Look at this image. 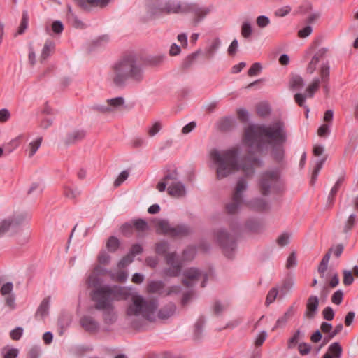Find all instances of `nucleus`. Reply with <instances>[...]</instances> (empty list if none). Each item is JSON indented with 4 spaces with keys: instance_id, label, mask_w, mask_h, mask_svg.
I'll use <instances>...</instances> for the list:
<instances>
[{
    "instance_id": "f257e3e1",
    "label": "nucleus",
    "mask_w": 358,
    "mask_h": 358,
    "mask_svg": "<svg viewBox=\"0 0 358 358\" xmlns=\"http://www.w3.org/2000/svg\"><path fill=\"white\" fill-rule=\"evenodd\" d=\"M239 150L231 148L220 152L217 149H213L210 157L213 162L217 166L216 176L218 180L224 178L233 172L242 170L246 177H251L255 173V167H262L264 161L248 151V155L243 157L240 161Z\"/></svg>"
},
{
    "instance_id": "f03ea898",
    "label": "nucleus",
    "mask_w": 358,
    "mask_h": 358,
    "mask_svg": "<svg viewBox=\"0 0 358 358\" xmlns=\"http://www.w3.org/2000/svg\"><path fill=\"white\" fill-rule=\"evenodd\" d=\"M110 78L116 87L123 88L128 80L134 83L142 82L144 79V71L136 57L129 54L113 65Z\"/></svg>"
},
{
    "instance_id": "7ed1b4c3",
    "label": "nucleus",
    "mask_w": 358,
    "mask_h": 358,
    "mask_svg": "<svg viewBox=\"0 0 358 358\" xmlns=\"http://www.w3.org/2000/svg\"><path fill=\"white\" fill-rule=\"evenodd\" d=\"M129 292L122 287L105 285L94 289L91 292V299L94 302L96 310L107 308L113 306V301L127 299Z\"/></svg>"
},
{
    "instance_id": "20e7f679",
    "label": "nucleus",
    "mask_w": 358,
    "mask_h": 358,
    "mask_svg": "<svg viewBox=\"0 0 358 358\" xmlns=\"http://www.w3.org/2000/svg\"><path fill=\"white\" fill-rule=\"evenodd\" d=\"M158 308L156 300H145L141 295L132 297V303L127 307L126 314L128 316H138L141 315L148 320L155 319V314Z\"/></svg>"
},
{
    "instance_id": "39448f33",
    "label": "nucleus",
    "mask_w": 358,
    "mask_h": 358,
    "mask_svg": "<svg viewBox=\"0 0 358 358\" xmlns=\"http://www.w3.org/2000/svg\"><path fill=\"white\" fill-rule=\"evenodd\" d=\"M280 173L277 169L262 172L258 182V186L263 196H268L271 192L280 190Z\"/></svg>"
},
{
    "instance_id": "423d86ee",
    "label": "nucleus",
    "mask_w": 358,
    "mask_h": 358,
    "mask_svg": "<svg viewBox=\"0 0 358 358\" xmlns=\"http://www.w3.org/2000/svg\"><path fill=\"white\" fill-rule=\"evenodd\" d=\"M260 131L264 137H266L270 145L285 143L287 135L283 122L278 120L268 125L262 124Z\"/></svg>"
},
{
    "instance_id": "0eeeda50",
    "label": "nucleus",
    "mask_w": 358,
    "mask_h": 358,
    "mask_svg": "<svg viewBox=\"0 0 358 358\" xmlns=\"http://www.w3.org/2000/svg\"><path fill=\"white\" fill-rule=\"evenodd\" d=\"M157 227V232L172 238H182L190 235L192 232L191 227L186 224L171 226L169 222L163 219H156L153 221Z\"/></svg>"
},
{
    "instance_id": "6e6552de",
    "label": "nucleus",
    "mask_w": 358,
    "mask_h": 358,
    "mask_svg": "<svg viewBox=\"0 0 358 358\" xmlns=\"http://www.w3.org/2000/svg\"><path fill=\"white\" fill-rule=\"evenodd\" d=\"M213 6H208L200 5L197 3H185L183 12L191 13L192 22L194 26H197L213 11Z\"/></svg>"
},
{
    "instance_id": "1a4fd4ad",
    "label": "nucleus",
    "mask_w": 358,
    "mask_h": 358,
    "mask_svg": "<svg viewBox=\"0 0 358 358\" xmlns=\"http://www.w3.org/2000/svg\"><path fill=\"white\" fill-rule=\"evenodd\" d=\"M248 189V182L245 178H238L232 195V202L227 204L226 210L229 214H234L243 202V193Z\"/></svg>"
},
{
    "instance_id": "9d476101",
    "label": "nucleus",
    "mask_w": 358,
    "mask_h": 358,
    "mask_svg": "<svg viewBox=\"0 0 358 358\" xmlns=\"http://www.w3.org/2000/svg\"><path fill=\"white\" fill-rule=\"evenodd\" d=\"M216 240L222 248L224 255L232 259L236 248V240L225 229H221L215 232Z\"/></svg>"
},
{
    "instance_id": "9b49d317",
    "label": "nucleus",
    "mask_w": 358,
    "mask_h": 358,
    "mask_svg": "<svg viewBox=\"0 0 358 358\" xmlns=\"http://www.w3.org/2000/svg\"><path fill=\"white\" fill-rule=\"evenodd\" d=\"M261 125H250L245 129L244 133L243 141L249 147L250 150L253 148H256L257 151L262 150V143L260 141H257L258 137H263V134L260 131Z\"/></svg>"
},
{
    "instance_id": "f8f14e48",
    "label": "nucleus",
    "mask_w": 358,
    "mask_h": 358,
    "mask_svg": "<svg viewBox=\"0 0 358 358\" xmlns=\"http://www.w3.org/2000/svg\"><path fill=\"white\" fill-rule=\"evenodd\" d=\"M166 263L169 268H164L162 274L166 277H178L180 275L182 264L175 252H170L166 255Z\"/></svg>"
},
{
    "instance_id": "ddd939ff",
    "label": "nucleus",
    "mask_w": 358,
    "mask_h": 358,
    "mask_svg": "<svg viewBox=\"0 0 358 358\" xmlns=\"http://www.w3.org/2000/svg\"><path fill=\"white\" fill-rule=\"evenodd\" d=\"M183 275L185 279L182 280V284L187 287L193 286L198 279L202 276L201 271L196 268L192 267L184 271ZM208 280V275L206 273L203 275V281L201 282V287H205Z\"/></svg>"
},
{
    "instance_id": "4468645a",
    "label": "nucleus",
    "mask_w": 358,
    "mask_h": 358,
    "mask_svg": "<svg viewBox=\"0 0 358 358\" xmlns=\"http://www.w3.org/2000/svg\"><path fill=\"white\" fill-rule=\"evenodd\" d=\"M29 216L27 214H20L11 220H4L0 223V237L3 236L9 229L10 226H19L24 223V222L29 219Z\"/></svg>"
},
{
    "instance_id": "2eb2a0df",
    "label": "nucleus",
    "mask_w": 358,
    "mask_h": 358,
    "mask_svg": "<svg viewBox=\"0 0 358 358\" xmlns=\"http://www.w3.org/2000/svg\"><path fill=\"white\" fill-rule=\"evenodd\" d=\"M185 8V3L180 4V3H176L174 1H166L164 4V6L162 8H159L154 13L155 14H177V13H185L183 12V8Z\"/></svg>"
},
{
    "instance_id": "dca6fc26",
    "label": "nucleus",
    "mask_w": 358,
    "mask_h": 358,
    "mask_svg": "<svg viewBox=\"0 0 358 358\" xmlns=\"http://www.w3.org/2000/svg\"><path fill=\"white\" fill-rule=\"evenodd\" d=\"M318 306V297L314 295L309 296L306 303V310L305 312V316L308 319L314 318L317 313Z\"/></svg>"
},
{
    "instance_id": "f3484780",
    "label": "nucleus",
    "mask_w": 358,
    "mask_h": 358,
    "mask_svg": "<svg viewBox=\"0 0 358 358\" xmlns=\"http://www.w3.org/2000/svg\"><path fill=\"white\" fill-rule=\"evenodd\" d=\"M82 327L88 332H96L99 328V323L90 315H84L80 320Z\"/></svg>"
},
{
    "instance_id": "a211bd4d",
    "label": "nucleus",
    "mask_w": 358,
    "mask_h": 358,
    "mask_svg": "<svg viewBox=\"0 0 358 358\" xmlns=\"http://www.w3.org/2000/svg\"><path fill=\"white\" fill-rule=\"evenodd\" d=\"M86 136L85 131L83 129H76L66 134L64 139V143L66 145L75 144L85 138Z\"/></svg>"
},
{
    "instance_id": "6ab92c4d",
    "label": "nucleus",
    "mask_w": 358,
    "mask_h": 358,
    "mask_svg": "<svg viewBox=\"0 0 358 358\" xmlns=\"http://www.w3.org/2000/svg\"><path fill=\"white\" fill-rule=\"evenodd\" d=\"M295 313L296 308L294 307V304H293L287 308L282 316L277 320L275 324L273 327V330L285 327L287 322L294 315Z\"/></svg>"
},
{
    "instance_id": "aec40b11",
    "label": "nucleus",
    "mask_w": 358,
    "mask_h": 358,
    "mask_svg": "<svg viewBox=\"0 0 358 358\" xmlns=\"http://www.w3.org/2000/svg\"><path fill=\"white\" fill-rule=\"evenodd\" d=\"M285 143L272 144L271 155L273 160L278 164L283 162L285 159V150L284 148Z\"/></svg>"
},
{
    "instance_id": "412c9836",
    "label": "nucleus",
    "mask_w": 358,
    "mask_h": 358,
    "mask_svg": "<svg viewBox=\"0 0 358 358\" xmlns=\"http://www.w3.org/2000/svg\"><path fill=\"white\" fill-rule=\"evenodd\" d=\"M167 192L169 195L177 197L183 196L186 194L185 185L180 181L173 182L169 185Z\"/></svg>"
},
{
    "instance_id": "4be33fe9",
    "label": "nucleus",
    "mask_w": 358,
    "mask_h": 358,
    "mask_svg": "<svg viewBox=\"0 0 358 358\" xmlns=\"http://www.w3.org/2000/svg\"><path fill=\"white\" fill-rule=\"evenodd\" d=\"M100 310L103 311V319L106 324H113L117 320V314L115 311L114 306H110L107 308H103Z\"/></svg>"
},
{
    "instance_id": "5701e85b",
    "label": "nucleus",
    "mask_w": 358,
    "mask_h": 358,
    "mask_svg": "<svg viewBox=\"0 0 358 358\" xmlns=\"http://www.w3.org/2000/svg\"><path fill=\"white\" fill-rule=\"evenodd\" d=\"M344 176H341L340 177L336 182V183L334 184V185L333 186V187L331 188L329 195H328V197H327V205L329 206V207H331L334 203V201H335V197H336V194L338 193L340 187H341L342 184L344 182Z\"/></svg>"
},
{
    "instance_id": "b1692460",
    "label": "nucleus",
    "mask_w": 358,
    "mask_h": 358,
    "mask_svg": "<svg viewBox=\"0 0 358 358\" xmlns=\"http://www.w3.org/2000/svg\"><path fill=\"white\" fill-rule=\"evenodd\" d=\"M248 206L250 208L257 211H264L268 208V203L262 198H255L252 199Z\"/></svg>"
},
{
    "instance_id": "393cba45",
    "label": "nucleus",
    "mask_w": 358,
    "mask_h": 358,
    "mask_svg": "<svg viewBox=\"0 0 358 358\" xmlns=\"http://www.w3.org/2000/svg\"><path fill=\"white\" fill-rule=\"evenodd\" d=\"M176 310V306L170 303L165 306L162 307L158 313V317L160 319H168L171 317Z\"/></svg>"
},
{
    "instance_id": "a878e982",
    "label": "nucleus",
    "mask_w": 358,
    "mask_h": 358,
    "mask_svg": "<svg viewBox=\"0 0 358 358\" xmlns=\"http://www.w3.org/2000/svg\"><path fill=\"white\" fill-rule=\"evenodd\" d=\"M50 296H48L41 301L39 305L37 311L36 313V316H41L42 318L46 316L48 314V310L50 308Z\"/></svg>"
},
{
    "instance_id": "bb28decb",
    "label": "nucleus",
    "mask_w": 358,
    "mask_h": 358,
    "mask_svg": "<svg viewBox=\"0 0 358 358\" xmlns=\"http://www.w3.org/2000/svg\"><path fill=\"white\" fill-rule=\"evenodd\" d=\"M327 354L331 355L334 358H341L343 353V348L340 343H332L328 348Z\"/></svg>"
},
{
    "instance_id": "cd10ccee",
    "label": "nucleus",
    "mask_w": 358,
    "mask_h": 358,
    "mask_svg": "<svg viewBox=\"0 0 358 358\" xmlns=\"http://www.w3.org/2000/svg\"><path fill=\"white\" fill-rule=\"evenodd\" d=\"M294 280L291 277L286 278L280 287V292L282 296L286 295L294 287Z\"/></svg>"
},
{
    "instance_id": "c85d7f7f",
    "label": "nucleus",
    "mask_w": 358,
    "mask_h": 358,
    "mask_svg": "<svg viewBox=\"0 0 358 358\" xmlns=\"http://www.w3.org/2000/svg\"><path fill=\"white\" fill-rule=\"evenodd\" d=\"M320 79L315 78L311 84H310L306 90V94L308 97H313L315 93L317 91L320 87Z\"/></svg>"
},
{
    "instance_id": "c756f323",
    "label": "nucleus",
    "mask_w": 358,
    "mask_h": 358,
    "mask_svg": "<svg viewBox=\"0 0 358 358\" xmlns=\"http://www.w3.org/2000/svg\"><path fill=\"white\" fill-rule=\"evenodd\" d=\"M55 49V43L51 41H45L42 50L41 57L43 60L46 59Z\"/></svg>"
},
{
    "instance_id": "7c9ffc66",
    "label": "nucleus",
    "mask_w": 358,
    "mask_h": 358,
    "mask_svg": "<svg viewBox=\"0 0 358 358\" xmlns=\"http://www.w3.org/2000/svg\"><path fill=\"white\" fill-rule=\"evenodd\" d=\"M199 54V51H196L188 56H187L182 62V67L184 69H187L190 68L195 62L198 55Z\"/></svg>"
},
{
    "instance_id": "2f4dec72",
    "label": "nucleus",
    "mask_w": 358,
    "mask_h": 358,
    "mask_svg": "<svg viewBox=\"0 0 358 358\" xmlns=\"http://www.w3.org/2000/svg\"><path fill=\"white\" fill-rule=\"evenodd\" d=\"M204 324H205L204 317L203 316L199 317V318L198 319V320L196 321V322L194 324V336L195 339H199L201 338Z\"/></svg>"
},
{
    "instance_id": "473e14b6",
    "label": "nucleus",
    "mask_w": 358,
    "mask_h": 358,
    "mask_svg": "<svg viewBox=\"0 0 358 358\" xmlns=\"http://www.w3.org/2000/svg\"><path fill=\"white\" fill-rule=\"evenodd\" d=\"M305 85L304 80L299 75L293 76L289 81V85L292 89H301Z\"/></svg>"
},
{
    "instance_id": "72a5a7b5",
    "label": "nucleus",
    "mask_w": 358,
    "mask_h": 358,
    "mask_svg": "<svg viewBox=\"0 0 358 358\" xmlns=\"http://www.w3.org/2000/svg\"><path fill=\"white\" fill-rule=\"evenodd\" d=\"M330 73V66L328 62L322 64L320 69V74L321 77L320 81L322 83L329 82Z\"/></svg>"
},
{
    "instance_id": "f704fd0d",
    "label": "nucleus",
    "mask_w": 358,
    "mask_h": 358,
    "mask_svg": "<svg viewBox=\"0 0 358 358\" xmlns=\"http://www.w3.org/2000/svg\"><path fill=\"white\" fill-rule=\"evenodd\" d=\"M29 15L27 10H24L22 15L20 24L18 27L17 34H22L28 27Z\"/></svg>"
},
{
    "instance_id": "c9c22d12",
    "label": "nucleus",
    "mask_w": 358,
    "mask_h": 358,
    "mask_svg": "<svg viewBox=\"0 0 358 358\" xmlns=\"http://www.w3.org/2000/svg\"><path fill=\"white\" fill-rule=\"evenodd\" d=\"M101 278L96 274H91L87 278V283L88 287L96 289L97 287H102Z\"/></svg>"
},
{
    "instance_id": "e433bc0d",
    "label": "nucleus",
    "mask_w": 358,
    "mask_h": 358,
    "mask_svg": "<svg viewBox=\"0 0 358 358\" xmlns=\"http://www.w3.org/2000/svg\"><path fill=\"white\" fill-rule=\"evenodd\" d=\"M43 138L38 137L29 144V157H32L40 148Z\"/></svg>"
},
{
    "instance_id": "4c0bfd02",
    "label": "nucleus",
    "mask_w": 358,
    "mask_h": 358,
    "mask_svg": "<svg viewBox=\"0 0 358 358\" xmlns=\"http://www.w3.org/2000/svg\"><path fill=\"white\" fill-rule=\"evenodd\" d=\"M120 246V241L115 236H110L106 243L107 249L110 252H115Z\"/></svg>"
},
{
    "instance_id": "58836bf2",
    "label": "nucleus",
    "mask_w": 358,
    "mask_h": 358,
    "mask_svg": "<svg viewBox=\"0 0 358 358\" xmlns=\"http://www.w3.org/2000/svg\"><path fill=\"white\" fill-rule=\"evenodd\" d=\"M306 97L308 96L306 94L297 93L294 95V101L300 107H303L306 108V117H308L309 108L305 105Z\"/></svg>"
},
{
    "instance_id": "ea45409f",
    "label": "nucleus",
    "mask_w": 358,
    "mask_h": 358,
    "mask_svg": "<svg viewBox=\"0 0 358 358\" xmlns=\"http://www.w3.org/2000/svg\"><path fill=\"white\" fill-rule=\"evenodd\" d=\"M133 227H134L138 231H145L148 229V225L147 222L141 218L133 220Z\"/></svg>"
},
{
    "instance_id": "a19ab883",
    "label": "nucleus",
    "mask_w": 358,
    "mask_h": 358,
    "mask_svg": "<svg viewBox=\"0 0 358 358\" xmlns=\"http://www.w3.org/2000/svg\"><path fill=\"white\" fill-rule=\"evenodd\" d=\"M169 249V243L167 241H161L156 243L155 252L158 255H164Z\"/></svg>"
},
{
    "instance_id": "79ce46f5",
    "label": "nucleus",
    "mask_w": 358,
    "mask_h": 358,
    "mask_svg": "<svg viewBox=\"0 0 358 358\" xmlns=\"http://www.w3.org/2000/svg\"><path fill=\"white\" fill-rule=\"evenodd\" d=\"M163 287V282L162 281L152 280L148 282L147 285V291L150 293H157Z\"/></svg>"
},
{
    "instance_id": "37998d69",
    "label": "nucleus",
    "mask_w": 358,
    "mask_h": 358,
    "mask_svg": "<svg viewBox=\"0 0 358 358\" xmlns=\"http://www.w3.org/2000/svg\"><path fill=\"white\" fill-rule=\"evenodd\" d=\"M356 221H357V216H356V215L351 214L348 217L347 221L345 223V225L343 227V232L345 234H347L350 231H351L352 229V228L354 227L355 224H356Z\"/></svg>"
},
{
    "instance_id": "c03bdc74",
    "label": "nucleus",
    "mask_w": 358,
    "mask_h": 358,
    "mask_svg": "<svg viewBox=\"0 0 358 358\" xmlns=\"http://www.w3.org/2000/svg\"><path fill=\"white\" fill-rule=\"evenodd\" d=\"M108 106L112 109V108H116L120 107L124 104V99L123 97H115L107 100Z\"/></svg>"
},
{
    "instance_id": "a18cd8bd",
    "label": "nucleus",
    "mask_w": 358,
    "mask_h": 358,
    "mask_svg": "<svg viewBox=\"0 0 358 358\" xmlns=\"http://www.w3.org/2000/svg\"><path fill=\"white\" fill-rule=\"evenodd\" d=\"M241 35L243 37L249 38L252 32V29L249 22H244L241 25Z\"/></svg>"
},
{
    "instance_id": "49530a36",
    "label": "nucleus",
    "mask_w": 358,
    "mask_h": 358,
    "mask_svg": "<svg viewBox=\"0 0 358 358\" xmlns=\"http://www.w3.org/2000/svg\"><path fill=\"white\" fill-rule=\"evenodd\" d=\"M64 195L69 199H76L80 195V191L78 188L65 187L64 191Z\"/></svg>"
},
{
    "instance_id": "de8ad7c7",
    "label": "nucleus",
    "mask_w": 358,
    "mask_h": 358,
    "mask_svg": "<svg viewBox=\"0 0 358 358\" xmlns=\"http://www.w3.org/2000/svg\"><path fill=\"white\" fill-rule=\"evenodd\" d=\"M301 334V331L299 329H298L295 331L294 335L288 340L287 348L289 349H292L296 345L298 341L300 339Z\"/></svg>"
},
{
    "instance_id": "09e8293b",
    "label": "nucleus",
    "mask_w": 358,
    "mask_h": 358,
    "mask_svg": "<svg viewBox=\"0 0 358 358\" xmlns=\"http://www.w3.org/2000/svg\"><path fill=\"white\" fill-rule=\"evenodd\" d=\"M257 112L261 117H266L270 114L271 110L268 104L259 103L257 106Z\"/></svg>"
},
{
    "instance_id": "8fccbe9b",
    "label": "nucleus",
    "mask_w": 358,
    "mask_h": 358,
    "mask_svg": "<svg viewBox=\"0 0 358 358\" xmlns=\"http://www.w3.org/2000/svg\"><path fill=\"white\" fill-rule=\"evenodd\" d=\"M278 293V290L275 287H273L269 290V292L266 296V301H265L266 306H269L271 303H272L275 300Z\"/></svg>"
},
{
    "instance_id": "3c124183",
    "label": "nucleus",
    "mask_w": 358,
    "mask_h": 358,
    "mask_svg": "<svg viewBox=\"0 0 358 358\" xmlns=\"http://www.w3.org/2000/svg\"><path fill=\"white\" fill-rule=\"evenodd\" d=\"M262 65L259 62H255L252 64L250 68L248 69V74L249 76H255L259 75L262 71Z\"/></svg>"
},
{
    "instance_id": "603ef678",
    "label": "nucleus",
    "mask_w": 358,
    "mask_h": 358,
    "mask_svg": "<svg viewBox=\"0 0 358 358\" xmlns=\"http://www.w3.org/2000/svg\"><path fill=\"white\" fill-rule=\"evenodd\" d=\"M331 124H323L317 129V134L320 137H326L329 135L331 132Z\"/></svg>"
},
{
    "instance_id": "864d4df0",
    "label": "nucleus",
    "mask_w": 358,
    "mask_h": 358,
    "mask_svg": "<svg viewBox=\"0 0 358 358\" xmlns=\"http://www.w3.org/2000/svg\"><path fill=\"white\" fill-rule=\"evenodd\" d=\"M330 252L335 256L336 258H338L342 255L344 246L342 243H338L336 245H332L329 249Z\"/></svg>"
},
{
    "instance_id": "5fc2aeb1",
    "label": "nucleus",
    "mask_w": 358,
    "mask_h": 358,
    "mask_svg": "<svg viewBox=\"0 0 358 358\" xmlns=\"http://www.w3.org/2000/svg\"><path fill=\"white\" fill-rule=\"evenodd\" d=\"M297 264L296 255L294 251L291 252L287 259L286 262V268L289 269L291 268L295 267Z\"/></svg>"
},
{
    "instance_id": "6e6d98bb",
    "label": "nucleus",
    "mask_w": 358,
    "mask_h": 358,
    "mask_svg": "<svg viewBox=\"0 0 358 358\" xmlns=\"http://www.w3.org/2000/svg\"><path fill=\"white\" fill-rule=\"evenodd\" d=\"M220 40L219 38H215L209 46V48L206 50L207 53L210 56H213L215 52L220 48Z\"/></svg>"
},
{
    "instance_id": "4d7b16f0",
    "label": "nucleus",
    "mask_w": 358,
    "mask_h": 358,
    "mask_svg": "<svg viewBox=\"0 0 358 358\" xmlns=\"http://www.w3.org/2000/svg\"><path fill=\"white\" fill-rule=\"evenodd\" d=\"M232 124L233 122L230 118L224 117L221 120L219 127L222 131H228L231 129Z\"/></svg>"
},
{
    "instance_id": "13d9d810",
    "label": "nucleus",
    "mask_w": 358,
    "mask_h": 358,
    "mask_svg": "<svg viewBox=\"0 0 358 358\" xmlns=\"http://www.w3.org/2000/svg\"><path fill=\"white\" fill-rule=\"evenodd\" d=\"M276 241L279 246H286L289 243V235L287 233H283L279 236Z\"/></svg>"
},
{
    "instance_id": "bf43d9fd",
    "label": "nucleus",
    "mask_w": 358,
    "mask_h": 358,
    "mask_svg": "<svg viewBox=\"0 0 358 358\" xmlns=\"http://www.w3.org/2000/svg\"><path fill=\"white\" fill-rule=\"evenodd\" d=\"M134 261V257L129 253L123 257L122 259L118 262V267L123 268L130 264Z\"/></svg>"
},
{
    "instance_id": "052dcab7",
    "label": "nucleus",
    "mask_w": 358,
    "mask_h": 358,
    "mask_svg": "<svg viewBox=\"0 0 358 358\" xmlns=\"http://www.w3.org/2000/svg\"><path fill=\"white\" fill-rule=\"evenodd\" d=\"M256 22L259 27L264 28L270 24V20L266 15H260L257 17Z\"/></svg>"
},
{
    "instance_id": "680f3d73",
    "label": "nucleus",
    "mask_w": 358,
    "mask_h": 358,
    "mask_svg": "<svg viewBox=\"0 0 358 358\" xmlns=\"http://www.w3.org/2000/svg\"><path fill=\"white\" fill-rule=\"evenodd\" d=\"M334 311L331 307L327 306L322 310L323 318L327 321H331L334 317Z\"/></svg>"
},
{
    "instance_id": "e2e57ef3",
    "label": "nucleus",
    "mask_w": 358,
    "mask_h": 358,
    "mask_svg": "<svg viewBox=\"0 0 358 358\" xmlns=\"http://www.w3.org/2000/svg\"><path fill=\"white\" fill-rule=\"evenodd\" d=\"M23 334V329L22 327H16L10 332V338L14 341L20 339Z\"/></svg>"
},
{
    "instance_id": "0e129e2a",
    "label": "nucleus",
    "mask_w": 358,
    "mask_h": 358,
    "mask_svg": "<svg viewBox=\"0 0 358 358\" xmlns=\"http://www.w3.org/2000/svg\"><path fill=\"white\" fill-rule=\"evenodd\" d=\"M129 177V172L127 171H122L117 179L114 182L115 187H119L124 180Z\"/></svg>"
},
{
    "instance_id": "69168bd1",
    "label": "nucleus",
    "mask_w": 358,
    "mask_h": 358,
    "mask_svg": "<svg viewBox=\"0 0 358 358\" xmlns=\"http://www.w3.org/2000/svg\"><path fill=\"white\" fill-rule=\"evenodd\" d=\"M343 298V293L341 290L336 291L331 296L332 303L339 305L342 303Z\"/></svg>"
},
{
    "instance_id": "338daca9",
    "label": "nucleus",
    "mask_w": 358,
    "mask_h": 358,
    "mask_svg": "<svg viewBox=\"0 0 358 358\" xmlns=\"http://www.w3.org/2000/svg\"><path fill=\"white\" fill-rule=\"evenodd\" d=\"M299 352L301 355H306L310 353L311 350V345L307 343H301L299 345Z\"/></svg>"
},
{
    "instance_id": "774afa93",
    "label": "nucleus",
    "mask_w": 358,
    "mask_h": 358,
    "mask_svg": "<svg viewBox=\"0 0 358 358\" xmlns=\"http://www.w3.org/2000/svg\"><path fill=\"white\" fill-rule=\"evenodd\" d=\"M40 354V348L38 346H32L29 350L27 358H38Z\"/></svg>"
}]
</instances>
